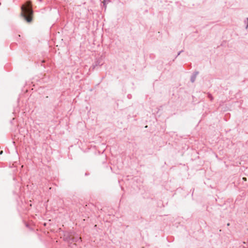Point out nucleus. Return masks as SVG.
<instances>
[{
    "instance_id": "f257e3e1",
    "label": "nucleus",
    "mask_w": 248,
    "mask_h": 248,
    "mask_svg": "<svg viewBox=\"0 0 248 248\" xmlns=\"http://www.w3.org/2000/svg\"><path fill=\"white\" fill-rule=\"evenodd\" d=\"M21 10V15L24 19L28 22H31L32 20L33 11L30 5L23 6Z\"/></svg>"
},
{
    "instance_id": "f03ea898",
    "label": "nucleus",
    "mask_w": 248,
    "mask_h": 248,
    "mask_svg": "<svg viewBox=\"0 0 248 248\" xmlns=\"http://www.w3.org/2000/svg\"><path fill=\"white\" fill-rule=\"evenodd\" d=\"M199 72H195L192 75L190 78V81L191 82L193 83L196 79L197 76L198 75Z\"/></svg>"
},
{
    "instance_id": "7ed1b4c3",
    "label": "nucleus",
    "mask_w": 248,
    "mask_h": 248,
    "mask_svg": "<svg viewBox=\"0 0 248 248\" xmlns=\"http://www.w3.org/2000/svg\"><path fill=\"white\" fill-rule=\"evenodd\" d=\"M110 1V0H103V5L105 9L106 8V4L108 3Z\"/></svg>"
},
{
    "instance_id": "20e7f679",
    "label": "nucleus",
    "mask_w": 248,
    "mask_h": 248,
    "mask_svg": "<svg viewBox=\"0 0 248 248\" xmlns=\"http://www.w3.org/2000/svg\"><path fill=\"white\" fill-rule=\"evenodd\" d=\"M81 241L80 238H72L73 242H78V241Z\"/></svg>"
},
{
    "instance_id": "39448f33",
    "label": "nucleus",
    "mask_w": 248,
    "mask_h": 248,
    "mask_svg": "<svg viewBox=\"0 0 248 248\" xmlns=\"http://www.w3.org/2000/svg\"><path fill=\"white\" fill-rule=\"evenodd\" d=\"M208 97L210 99L211 101H212L214 99L213 96L210 93H208Z\"/></svg>"
},
{
    "instance_id": "423d86ee",
    "label": "nucleus",
    "mask_w": 248,
    "mask_h": 248,
    "mask_svg": "<svg viewBox=\"0 0 248 248\" xmlns=\"http://www.w3.org/2000/svg\"><path fill=\"white\" fill-rule=\"evenodd\" d=\"M96 63L95 66H97V65H102V64H103V63H102L101 61H99V60H98V61L96 62Z\"/></svg>"
},
{
    "instance_id": "0eeeda50",
    "label": "nucleus",
    "mask_w": 248,
    "mask_h": 248,
    "mask_svg": "<svg viewBox=\"0 0 248 248\" xmlns=\"http://www.w3.org/2000/svg\"><path fill=\"white\" fill-rule=\"evenodd\" d=\"M76 246V244H73L72 245V246H70V247H71L72 248H73V247H74V246Z\"/></svg>"
},
{
    "instance_id": "6e6552de",
    "label": "nucleus",
    "mask_w": 248,
    "mask_h": 248,
    "mask_svg": "<svg viewBox=\"0 0 248 248\" xmlns=\"http://www.w3.org/2000/svg\"><path fill=\"white\" fill-rule=\"evenodd\" d=\"M183 51H180L178 53V55L177 56L179 55L180 54V53L182 52Z\"/></svg>"
},
{
    "instance_id": "1a4fd4ad",
    "label": "nucleus",
    "mask_w": 248,
    "mask_h": 248,
    "mask_svg": "<svg viewBox=\"0 0 248 248\" xmlns=\"http://www.w3.org/2000/svg\"><path fill=\"white\" fill-rule=\"evenodd\" d=\"M243 179L244 180H246V178H245V177H244Z\"/></svg>"
},
{
    "instance_id": "9d476101",
    "label": "nucleus",
    "mask_w": 248,
    "mask_h": 248,
    "mask_svg": "<svg viewBox=\"0 0 248 248\" xmlns=\"http://www.w3.org/2000/svg\"><path fill=\"white\" fill-rule=\"evenodd\" d=\"M3 153V151H1L0 153V154H2Z\"/></svg>"
},
{
    "instance_id": "9b49d317",
    "label": "nucleus",
    "mask_w": 248,
    "mask_h": 248,
    "mask_svg": "<svg viewBox=\"0 0 248 248\" xmlns=\"http://www.w3.org/2000/svg\"><path fill=\"white\" fill-rule=\"evenodd\" d=\"M247 20H248V18H247Z\"/></svg>"
},
{
    "instance_id": "f8f14e48",
    "label": "nucleus",
    "mask_w": 248,
    "mask_h": 248,
    "mask_svg": "<svg viewBox=\"0 0 248 248\" xmlns=\"http://www.w3.org/2000/svg\"><path fill=\"white\" fill-rule=\"evenodd\" d=\"M40 1H41V0H39Z\"/></svg>"
}]
</instances>
